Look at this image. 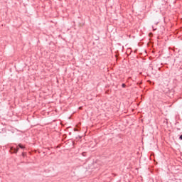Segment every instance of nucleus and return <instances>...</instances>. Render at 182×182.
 <instances>
[{
    "instance_id": "obj_4",
    "label": "nucleus",
    "mask_w": 182,
    "mask_h": 182,
    "mask_svg": "<svg viewBox=\"0 0 182 182\" xmlns=\"http://www.w3.org/2000/svg\"><path fill=\"white\" fill-rule=\"evenodd\" d=\"M180 139H181V140H182V135L180 136Z\"/></svg>"
},
{
    "instance_id": "obj_1",
    "label": "nucleus",
    "mask_w": 182,
    "mask_h": 182,
    "mask_svg": "<svg viewBox=\"0 0 182 182\" xmlns=\"http://www.w3.org/2000/svg\"><path fill=\"white\" fill-rule=\"evenodd\" d=\"M11 150H13L14 151V153H18V150H19V148H17V149H15L14 147H11Z\"/></svg>"
},
{
    "instance_id": "obj_6",
    "label": "nucleus",
    "mask_w": 182,
    "mask_h": 182,
    "mask_svg": "<svg viewBox=\"0 0 182 182\" xmlns=\"http://www.w3.org/2000/svg\"><path fill=\"white\" fill-rule=\"evenodd\" d=\"M22 154H23V156H25V154H24V153H23Z\"/></svg>"
},
{
    "instance_id": "obj_3",
    "label": "nucleus",
    "mask_w": 182,
    "mask_h": 182,
    "mask_svg": "<svg viewBox=\"0 0 182 182\" xmlns=\"http://www.w3.org/2000/svg\"><path fill=\"white\" fill-rule=\"evenodd\" d=\"M122 87H126V85L125 84H122Z\"/></svg>"
},
{
    "instance_id": "obj_2",
    "label": "nucleus",
    "mask_w": 182,
    "mask_h": 182,
    "mask_svg": "<svg viewBox=\"0 0 182 182\" xmlns=\"http://www.w3.org/2000/svg\"><path fill=\"white\" fill-rule=\"evenodd\" d=\"M18 147H20V149H25V146H23L22 144H18Z\"/></svg>"
},
{
    "instance_id": "obj_5",
    "label": "nucleus",
    "mask_w": 182,
    "mask_h": 182,
    "mask_svg": "<svg viewBox=\"0 0 182 182\" xmlns=\"http://www.w3.org/2000/svg\"><path fill=\"white\" fill-rule=\"evenodd\" d=\"M79 109H82V107H80Z\"/></svg>"
}]
</instances>
